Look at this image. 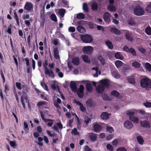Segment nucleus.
Returning <instances> with one entry per match:
<instances>
[{"label":"nucleus","instance_id":"f257e3e1","mask_svg":"<svg viewBox=\"0 0 151 151\" xmlns=\"http://www.w3.org/2000/svg\"><path fill=\"white\" fill-rule=\"evenodd\" d=\"M141 86L147 90L151 88V80L148 77L141 79L140 81Z\"/></svg>","mask_w":151,"mask_h":151},{"label":"nucleus","instance_id":"f03ea898","mask_svg":"<svg viewBox=\"0 0 151 151\" xmlns=\"http://www.w3.org/2000/svg\"><path fill=\"white\" fill-rule=\"evenodd\" d=\"M144 10L139 5H137L134 9V14L136 15L140 16L144 14Z\"/></svg>","mask_w":151,"mask_h":151},{"label":"nucleus","instance_id":"7ed1b4c3","mask_svg":"<svg viewBox=\"0 0 151 151\" xmlns=\"http://www.w3.org/2000/svg\"><path fill=\"white\" fill-rule=\"evenodd\" d=\"M81 38L83 42L86 43H91L93 40L91 35L88 34L81 35Z\"/></svg>","mask_w":151,"mask_h":151},{"label":"nucleus","instance_id":"20e7f679","mask_svg":"<svg viewBox=\"0 0 151 151\" xmlns=\"http://www.w3.org/2000/svg\"><path fill=\"white\" fill-rule=\"evenodd\" d=\"M127 114L129 117V119L136 123H138L139 122V119L136 117H134L135 113L134 112H127Z\"/></svg>","mask_w":151,"mask_h":151},{"label":"nucleus","instance_id":"39448f33","mask_svg":"<svg viewBox=\"0 0 151 151\" xmlns=\"http://www.w3.org/2000/svg\"><path fill=\"white\" fill-rule=\"evenodd\" d=\"M140 123L142 127H143L147 129L151 127V126L149 122L148 121V119H147V120L140 121Z\"/></svg>","mask_w":151,"mask_h":151},{"label":"nucleus","instance_id":"423d86ee","mask_svg":"<svg viewBox=\"0 0 151 151\" xmlns=\"http://www.w3.org/2000/svg\"><path fill=\"white\" fill-rule=\"evenodd\" d=\"M84 88L83 85H80L79 86V88L77 91V94L78 96L80 98H82L84 96L83 90Z\"/></svg>","mask_w":151,"mask_h":151},{"label":"nucleus","instance_id":"0eeeda50","mask_svg":"<svg viewBox=\"0 0 151 151\" xmlns=\"http://www.w3.org/2000/svg\"><path fill=\"white\" fill-rule=\"evenodd\" d=\"M33 4L30 2H27L24 6V9L29 12L33 9Z\"/></svg>","mask_w":151,"mask_h":151},{"label":"nucleus","instance_id":"6e6552de","mask_svg":"<svg viewBox=\"0 0 151 151\" xmlns=\"http://www.w3.org/2000/svg\"><path fill=\"white\" fill-rule=\"evenodd\" d=\"M123 50L125 51L130 52L133 55L135 56L136 55V52L135 50L133 48H123Z\"/></svg>","mask_w":151,"mask_h":151},{"label":"nucleus","instance_id":"1a4fd4ad","mask_svg":"<svg viewBox=\"0 0 151 151\" xmlns=\"http://www.w3.org/2000/svg\"><path fill=\"white\" fill-rule=\"evenodd\" d=\"M124 126L127 129H130L133 127L134 126L131 122L127 121H125L124 123Z\"/></svg>","mask_w":151,"mask_h":151},{"label":"nucleus","instance_id":"9d476101","mask_svg":"<svg viewBox=\"0 0 151 151\" xmlns=\"http://www.w3.org/2000/svg\"><path fill=\"white\" fill-rule=\"evenodd\" d=\"M93 128L94 132H100L102 129L101 126L97 123L93 124Z\"/></svg>","mask_w":151,"mask_h":151},{"label":"nucleus","instance_id":"9b49d317","mask_svg":"<svg viewBox=\"0 0 151 151\" xmlns=\"http://www.w3.org/2000/svg\"><path fill=\"white\" fill-rule=\"evenodd\" d=\"M111 14L108 12H106L104 15V19L106 22H110Z\"/></svg>","mask_w":151,"mask_h":151},{"label":"nucleus","instance_id":"f8f14e48","mask_svg":"<svg viewBox=\"0 0 151 151\" xmlns=\"http://www.w3.org/2000/svg\"><path fill=\"white\" fill-rule=\"evenodd\" d=\"M97 134L93 133H90L88 134V137L91 141L93 142L97 139Z\"/></svg>","mask_w":151,"mask_h":151},{"label":"nucleus","instance_id":"ddd939ff","mask_svg":"<svg viewBox=\"0 0 151 151\" xmlns=\"http://www.w3.org/2000/svg\"><path fill=\"white\" fill-rule=\"evenodd\" d=\"M101 85H103L104 87H108L109 85V80L105 79L101 81Z\"/></svg>","mask_w":151,"mask_h":151},{"label":"nucleus","instance_id":"4468645a","mask_svg":"<svg viewBox=\"0 0 151 151\" xmlns=\"http://www.w3.org/2000/svg\"><path fill=\"white\" fill-rule=\"evenodd\" d=\"M105 90V87L103 85H99L96 87L97 92L99 93H102Z\"/></svg>","mask_w":151,"mask_h":151},{"label":"nucleus","instance_id":"2eb2a0df","mask_svg":"<svg viewBox=\"0 0 151 151\" xmlns=\"http://www.w3.org/2000/svg\"><path fill=\"white\" fill-rule=\"evenodd\" d=\"M83 50L84 53L91 54L93 51V48H83Z\"/></svg>","mask_w":151,"mask_h":151},{"label":"nucleus","instance_id":"dca6fc26","mask_svg":"<svg viewBox=\"0 0 151 151\" xmlns=\"http://www.w3.org/2000/svg\"><path fill=\"white\" fill-rule=\"evenodd\" d=\"M126 39L129 41L132 42L133 41V37H132V33L130 32H127L125 35Z\"/></svg>","mask_w":151,"mask_h":151},{"label":"nucleus","instance_id":"f3484780","mask_svg":"<svg viewBox=\"0 0 151 151\" xmlns=\"http://www.w3.org/2000/svg\"><path fill=\"white\" fill-rule=\"evenodd\" d=\"M110 32L116 35H119L121 33L120 31L117 28L114 27L111 28Z\"/></svg>","mask_w":151,"mask_h":151},{"label":"nucleus","instance_id":"a211bd4d","mask_svg":"<svg viewBox=\"0 0 151 151\" xmlns=\"http://www.w3.org/2000/svg\"><path fill=\"white\" fill-rule=\"evenodd\" d=\"M128 82L129 83L132 85H134L135 81L134 78L133 76H129L127 78Z\"/></svg>","mask_w":151,"mask_h":151},{"label":"nucleus","instance_id":"6ab92c4d","mask_svg":"<svg viewBox=\"0 0 151 151\" xmlns=\"http://www.w3.org/2000/svg\"><path fill=\"white\" fill-rule=\"evenodd\" d=\"M70 87L72 91L75 92L77 90V86L76 83L73 81H71L70 84Z\"/></svg>","mask_w":151,"mask_h":151},{"label":"nucleus","instance_id":"aec40b11","mask_svg":"<svg viewBox=\"0 0 151 151\" xmlns=\"http://www.w3.org/2000/svg\"><path fill=\"white\" fill-rule=\"evenodd\" d=\"M114 56L116 59L121 60H123L124 58V57L122 53L121 52H117L115 53L114 54Z\"/></svg>","mask_w":151,"mask_h":151},{"label":"nucleus","instance_id":"412c9836","mask_svg":"<svg viewBox=\"0 0 151 151\" xmlns=\"http://www.w3.org/2000/svg\"><path fill=\"white\" fill-rule=\"evenodd\" d=\"M101 117L103 120H106L109 118V115L107 112H104L101 113Z\"/></svg>","mask_w":151,"mask_h":151},{"label":"nucleus","instance_id":"4be33fe9","mask_svg":"<svg viewBox=\"0 0 151 151\" xmlns=\"http://www.w3.org/2000/svg\"><path fill=\"white\" fill-rule=\"evenodd\" d=\"M72 61V63L74 65H78L80 63L79 59L78 57L73 58Z\"/></svg>","mask_w":151,"mask_h":151},{"label":"nucleus","instance_id":"5701e85b","mask_svg":"<svg viewBox=\"0 0 151 151\" xmlns=\"http://www.w3.org/2000/svg\"><path fill=\"white\" fill-rule=\"evenodd\" d=\"M82 58L84 62L87 63H91L90 59L87 55H82Z\"/></svg>","mask_w":151,"mask_h":151},{"label":"nucleus","instance_id":"b1692460","mask_svg":"<svg viewBox=\"0 0 151 151\" xmlns=\"http://www.w3.org/2000/svg\"><path fill=\"white\" fill-rule=\"evenodd\" d=\"M54 57L56 59H59L60 56L59 55V51L58 48H55L53 50Z\"/></svg>","mask_w":151,"mask_h":151},{"label":"nucleus","instance_id":"393cba45","mask_svg":"<svg viewBox=\"0 0 151 151\" xmlns=\"http://www.w3.org/2000/svg\"><path fill=\"white\" fill-rule=\"evenodd\" d=\"M77 29L78 32L82 33H85L86 31L85 28L81 25L78 26L77 27Z\"/></svg>","mask_w":151,"mask_h":151},{"label":"nucleus","instance_id":"a878e982","mask_svg":"<svg viewBox=\"0 0 151 151\" xmlns=\"http://www.w3.org/2000/svg\"><path fill=\"white\" fill-rule=\"evenodd\" d=\"M112 75L114 77L116 78H119L120 77V76L116 70L113 71L112 72Z\"/></svg>","mask_w":151,"mask_h":151},{"label":"nucleus","instance_id":"bb28decb","mask_svg":"<svg viewBox=\"0 0 151 151\" xmlns=\"http://www.w3.org/2000/svg\"><path fill=\"white\" fill-rule=\"evenodd\" d=\"M119 94L118 91L115 90L112 91L111 92V94L112 96L116 98H118L119 95Z\"/></svg>","mask_w":151,"mask_h":151},{"label":"nucleus","instance_id":"cd10ccee","mask_svg":"<svg viewBox=\"0 0 151 151\" xmlns=\"http://www.w3.org/2000/svg\"><path fill=\"white\" fill-rule=\"evenodd\" d=\"M138 111L141 115L144 116V118H146L147 117L148 114L146 113L144 110L140 109L138 110Z\"/></svg>","mask_w":151,"mask_h":151},{"label":"nucleus","instance_id":"c85d7f7f","mask_svg":"<svg viewBox=\"0 0 151 151\" xmlns=\"http://www.w3.org/2000/svg\"><path fill=\"white\" fill-rule=\"evenodd\" d=\"M86 88L88 92H91L92 91V86L90 83H88L86 84Z\"/></svg>","mask_w":151,"mask_h":151},{"label":"nucleus","instance_id":"c756f323","mask_svg":"<svg viewBox=\"0 0 151 151\" xmlns=\"http://www.w3.org/2000/svg\"><path fill=\"white\" fill-rule=\"evenodd\" d=\"M46 75H48L49 77H52L54 78L55 77V75L53 71L51 70H48L45 73Z\"/></svg>","mask_w":151,"mask_h":151},{"label":"nucleus","instance_id":"7c9ffc66","mask_svg":"<svg viewBox=\"0 0 151 151\" xmlns=\"http://www.w3.org/2000/svg\"><path fill=\"white\" fill-rule=\"evenodd\" d=\"M24 129L26 133H28L29 132V128L28 124L25 122H24Z\"/></svg>","mask_w":151,"mask_h":151},{"label":"nucleus","instance_id":"2f4dec72","mask_svg":"<svg viewBox=\"0 0 151 151\" xmlns=\"http://www.w3.org/2000/svg\"><path fill=\"white\" fill-rule=\"evenodd\" d=\"M107 9L110 11L114 12L116 10V7L113 5H109L107 6Z\"/></svg>","mask_w":151,"mask_h":151},{"label":"nucleus","instance_id":"473e14b6","mask_svg":"<svg viewBox=\"0 0 151 151\" xmlns=\"http://www.w3.org/2000/svg\"><path fill=\"white\" fill-rule=\"evenodd\" d=\"M87 105L90 107H92L93 106V101L91 99H88L86 102Z\"/></svg>","mask_w":151,"mask_h":151},{"label":"nucleus","instance_id":"72a5a7b5","mask_svg":"<svg viewBox=\"0 0 151 151\" xmlns=\"http://www.w3.org/2000/svg\"><path fill=\"white\" fill-rule=\"evenodd\" d=\"M85 15L82 13H79L77 14L76 18L78 19H84Z\"/></svg>","mask_w":151,"mask_h":151},{"label":"nucleus","instance_id":"f704fd0d","mask_svg":"<svg viewBox=\"0 0 151 151\" xmlns=\"http://www.w3.org/2000/svg\"><path fill=\"white\" fill-rule=\"evenodd\" d=\"M137 139L138 143L140 145L144 143V140L140 136H138L137 137Z\"/></svg>","mask_w":151,"mask_h":151},{"label":"nucleus","instance_id":"c9c22d12","mask_svg":"<svg viewBox=\"0 0 151 151\" xmlns=\"http://www.w3.org/2000/svg\"><path fill=\"white\" fill-rule=\"evenodd\" d=\"M145 32L148 35H151V28L150 26H148L145 29Z\"/></svg>","mask_w":151,"mask_h":151},{"label":"nucleus","instance_id":"e433bc0d","mask_svg":"<svg viewBox=\"0 0 151 151\" xmlns=\"http://www.w3.org/2000/svg\"><path fill=\"white\" fill-rule=\"evenodd\" d=\"M91 7L93 11H96L98 9V5L96 3H93L91 5Z\"/></svg>","mask_w":151,"mask_h":151},{"label":"nucleus","instance_id":"4c0bfd02","mask_svg":"<svg viewBox=\"0 0 151 151\" xmlns=\"http://www.w3.org/2000/svg\"><path fill=\"white\" fill-rule=\"evenodd\" d=\"M141 65V64L137 61H134L132 63V66L136 68H139Z\"/></svg>","mask_w":151,"mask_h":151},{"label":"nucleus","instance_id":"58836bf2","mask_svg":"<svg viewBox=\"0 0 151 151\" xmlns=\"http://www.w3.org/2000/svg\"><path fill=\"white\" fill-rule=\"evenodd\" d=\"M47 102L46 101H42L38 102L37 104V105L38 107H40L44 105H47Z\"/></svg>","mask_w":151,"mask_h":151},{"label":"nucleus","instance_id":"ea45409f","mask_svg":"<svg viewBox=\"0 0 151 151\" xmlns=\"http://www.w3.org/2000/svg\"><path fill=\"white\" fill-rule=\"evenodd\" d=\"M65 12V10L64 9H61L59 10L58 13L62 17H63Z\"/></svg>","mask_w":151,"mask_h":151},{"label":"nucleus","instance_id":"a19ab883","mask_svg":"<svg viewBox=\"0 0 151 151\" xmlns=\"http://www.w3.org/2000/svg\"><path fill=\"white\" fill-rule=\"evenodd\" d=\"M122 63L121 61L118 60L115 62V64L117 68H119L122 65Z\"/></svg>","mask_w":151,"mask_h":151},{"label":"nucleus","instance_id":"79ce46f5","mask_svg":"<svg viewBox=\"0 0 151 151\" xmlns=\"http://www.w3.org/2000/svg\"><path fill=\"white\" fill-rule=\"evenodd\" d=\"M83 9L86 12H88V8L87 4L86 3H84L83 4Z\"/></svg>","mask_w":151,"mask_h":151},{"label":"nucleus","instance_id":"37998d69","mask_svg":"<svg viewBox=\"0 0 151 151\" xmlns=\"http://www.w3.org/2000/svg\"><path fill=\"white\" fill-rule=\"evenodd\" d=\"M50 18L52 21L55 22L57 21V17L55 14H52L50 15Z\"/></svg>","mask_w":151,"mask_h":151},{"label":"nucleus","instance_id":"c03bdc74","mask_svg":"<svg viewBox=\"0 0 151 151\" xmlns=\"http://www.w3.org/2000/svg\"><path fill=\"white\" fill-rule=\"evenodd\" d=\"M145 67L147 70L149 72L151 71V65L149 63H146L145 65Z\"/></svg>","mask_w":151,"mask_h":151},{"label":"nucleus","instance_id":"a18cd8bd","mask_svg":"<svg viewBox=\"0 0 151 151\" xmlns=\"http://www.w3.org/2000/svg\"><path fill=\"white\" fill-rule=\"evenodd\" d=\"M106 129L107 132L110 133H111L114 131V129L113 128L111 127H107Z\"/></svg>","mask_w":151,"mask_h":151},{"label":"nucleus","instance_id":"49530a36","mask_svg":"<svg viewBox=\"0 0 151 151\" xmlns=\"http://www.w3.org/2000/svg\"><path fill=\"white\" fill-rule=\"evenodd\" d=\"M98 59L101 61V63L103 65H104V64L105 63V60L102 56L101 55H99L98 57Z\"/></svg>","mask_w":151,"mask_h":151},{"label":"nucleus","instance_id":"de8ad7c7","mask_svg":"<svg viewBox=\"0 0 151 151\" xmlns=\"http://www.w3.org/2000/svg\"><path fill=\"white\" fill-rule=\"evenodd\" d=\"M59 42V40L57 38L54 39L52 41L53 45L55 46H57Z\"/></svg>","mask_w":151,"mask_h":151},{"label":"nucleus","instance_id":"09e8293b","mask_svg":"<svg viewBox=\"0 0 151 151\" xmlns=\"http://www.w3.org/2000/svg\"><path fill=\"white\" fill-rule=\"evenodd\" d=\"M107 149L110 151H113L114 150L113 147L110 144H108L106 145Z\"/></svg>","mask_w":151,"mask_h":151},{"label":"nucleus","instance_id":"8fccbe9b","mask_svg":"<svg viewBox=\"0 0 151 151\" xmlns=\"http://www.w3.org/2000/svg\"><path fill=\"white\" fill-rule=\"evenodd\" d=\"M128 23L129 24L132 26H134L135 24L134 20L133 19H130L129 20L128 22Z\"/></svg>","mask_w":151,"mask_h":151},{"label":"nucleus","instance_id":"3c124183","mask_svg":"<svg viewBox=\"0 0 151 151\" xmlns=\"http://www.w3.org/2000/svg\"><path fill=\"white\" fill-rule=\"evenodd\" d=\"M105 43L108 47H113V45L111 42L110 41H107Z\"/></svg>","mask_w":151,"mask_h":151},{"label":"nucleus","instance_id":"603ef678","mask_svg":"<svg viewBox=\"0 0 151 151\" xmlns=\"http://www.w3.org/2000/svg\"><path fill=\"white\" fill-rule=\"evenodd\" d=\"M71 133L72 134H74L75 135H78L79 134V132H78L77 129L76 128H74L72 130Z\"/></svg>","mask_w":151,"mask_h":151},{"label":"nucleus","instance_id":"864d4df0","mask_svg":"<svg viewBox=\"0 0 151 151\" xmlns=\"http://www.w3.org/2000/svg\"><path fill=\"white\" fill-rule=\"evenodd\" d=\"M129 68L127 67H124L122 69V71L124 72H127L129 70Z\"/></svg>","mask_w":151,"mask_h":151},{"label":"nucleus","instance_id":"5fc2aeb1","mask_svg":"<svg viewBox=\"0 0 151 151\" xmlns=\"http://www.w3.org/2000/svg\"><path fill=\"white\" fill-rule=\"evenodd\" d=\"M16 85L17 88L19 90L22 89L21 83H20L16 82Z\"/></svg>","mask_w":151,"mask_h":151},{"label":"nucleus","instance_id":"6e6d98bb","mask_svg":"<svg viewBox=\"0 0 151 151\" xmlns=\"http://www.w3.org/2000/svg\"><path fill=\"white\" fill-rule=\"evenodd\" d=\"M146 10L148 12H151V2L150 4L147 6V7L146 8Z\"/></svg>","mask_w":151,"mask_h":151},{"label":"nucleus","instance_id":"4d7b16f0","mask_svg":"<svg viewBox=\"0 0 151 151\" xmlns=\"http://www.w3.org/2000/svg\"><path fill=\"white\" fill-rule=\"evenodd\" d=\"M91 120L90 118H87L84 120V122L86 124L87 126L88 125V124L91 122Z\"/></svg>","mask_w":151,"mask_h":151},{"label":"nucleus","instance_id":"13d9d810","mask_svg":"<svg viewBox=\"0 0 151 151\" xmlns=\"http://www.w3.org/2000/svg\"><path fill=\"white\" fill-rule=\"evenodd\" d=\"M80 108L81 111L83 112H86V109L85 107L84 106L83 104L80 106Z\"/></svg>","mask_w":151,"mask_h":151},{"label":"nucleus","instance_id":"bf43d9fd","mask_svg":"<svg viewBox=\"0 0 151 151\" xmlns=\"http://www.w3.org/2000/svg\"><path fill=\"white\" fill-rule=\"evenodd\" d=\"M68 31L70 32H73L75 31L76 29L75 27H70L68 28Z\"/></svg>","mask_w":151,"mask_h":151},{"label":"nucleus","instance_id":"052dcab7","mask_svg":"<svg viewBox=\"0 0 151 151\" xmlns=\"http://www.w3.org/2000/svg\"><path fill=\"white\" fill-rule=\"evenodd\" d=\"M57 86L58 87V85L56 86L55 83H54L53 84L50 85V87L53 90H55L57 88Z\"/></svg>","mask_w":151,"mask_h":151},{"label":"nucleus","instance_id":"680f3d73","mask_svg":"<svg viewBox=\"0 0 151 151\" xmlns=\"http://www.w3.org/2000/svg\"><path fill=\"white\" fill-rule=\"evenodd\" d=\"M4 87H5L4 91H5V92L6 93L10 89H9V86L7 84H6L4 86Z\"/></svg>","mask_w":151,"mask_h":151},{"label":"nucleus","instance_id":"e2e57ef3","mask_svg":"<svg viewBox=\"0 0 151 151\" xmlns=\"http://www.w3.org/2000/svg\"><path fill=\"white\" fill-rule=\"evenodd\" d=\"M144 106L146 107L150 108L151 107V102H147L144 104Z\"/></svg>","mask_w":151,"mask_h":151},{"label":"nucleus","instance_id":"0e129e2a","mask_svg":"<svg viewBox=\"0 0 151 151\" xmlns=\"http://www.w3.org/2000/svg\"><path fill=\"white\" fill-rule=\"evenodd\" d=\"M95 25L93 23L90 22L88 24L89 27L91 29H92L94 27V25Z\"/></svg>","mask_w":151,"mask_h":151},{"label":"nucleus","instance_id":"69168bd1","mask_svg":"<svg viewBox=\"0 0 151 151\" xmlns=\"http://www.w3.org/2000/svg\"><path fill=\"white\" fill-rule=\"evenodd\" d=\"M10 146L14 148H15L16 145V143L14 142L11 141L9 142Z\"/></svg>","mask_w":151,"mask_h":151},{"label":"nucleus","instance_id":"338daca9","mask_svg":"<svg viewBox=\"0 0 151 151\" xmlns=\"http://www.w3.org/2000/svg\"><path fill=\"white\" fill-rule=\"evenodd\" d=\"M29 14H24L22 16V18L23 19L25 20L29 19Z\"/></svg>","mask_w":151,"mask_h":151},{"label":"nucleus","instance_id":"774afa93","mask_svg":"<svg viewBox=\"0 0 151 151\" xmlns=\"http://www.w3.org/2000/svg\"><path fill=\"white\" fill-rule=\"evenodd\" d=\"M116 151H127L126 148L124 147H120L118 148Z\"/></svg>","mask_w":151,"mask_h":151}]
</instances>
